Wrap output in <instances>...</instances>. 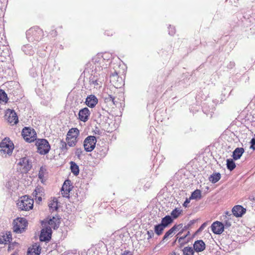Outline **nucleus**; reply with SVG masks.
Listing matches in <instances>:
<instances>
[{
    "label": "nucleus",
    "instance_id": "obj_47",
    "mask_svg": "<svg viewBox=\"0 0 255 255\" xmlns=\"http://www.w3.org/2000/svg\"><path fill=\"white\" fill-rule=\"evenodd\" d=\"M251 145L250 148L253 149L254 150L255 149V139L252 138L251 141Z\"/></svg>",
    "mask_w": 255,
    "mask_h": 255
},
{
    "label": "nucleus",
    "instance_id": "obj_43",
    "mask_svg": "<svg viewBox=\"0 0 255 255\" xmlns=\"http://www.w3.org/2000/svg\"><path fill=\"white\" fill-rule=\"evenodd\" d=\"M224 229H227L229 228L231 226V222L229 221V219L226 220L224 223Z\"/></svg>",
    "mask_w": 255,
    "mask_h": 255
},
{
    "label": "nucleus",
    "instance_id": "obj_11",
    "mask_svg": "<svg viewBox=\"0 0 255 255\" xmlns=\"http://www.w3.org/2000/svg\"><path fill=\"white\" fill-rule=\"evenodd\" d=\"M5 118L7 122L12 125L16 124L18 122V117L16 113L12 110L8 109L5 114Z\"/></svg>",
    "mask_w": 255,
    "mask_h": 255
},
{
    "label": "nucleus",
    "instance_id": "obj_15",
    "mask_svg": "<svg viewBox=\"0 0 255 255\" xmlns=\"http://www.w3.org/2000/svg\"><path fill=\"white\" fill-rule=\"evenodd\" d=\"M90 112L88 108H84L80 110L79 112V119L84 122L88 121L90 116Z\"/></svg>",
    "mask_w": 255,
    "mask_h": 255
},
{
    "label": "nucleus",
    "instance_id": "obj_19",
    "mask_svg": "<svg viewBox=\"0 0 255 255\" xmlns=\"http://www.w3.org/2000/svg\"><path fill=\"white\" fill-rule=\"evenodd\" d=\"M181 227V224H179L178 225H174L173 227H172L165 234L163 238L162 241L167 240L169 237H172L173 235L174 232L178 229V228Z\"/></svg>",
    "mask_w": 255,
    "mask_h": 255
},
{
    "label": "nucleus",
    "instance_id": "obj_3",
    "mask_svg": "<svg viewBox=\"0 0 255 255\" xmlns=\"http://www.w3.org/2000/svg\"><path fill=\"white\" fill-rule=\"evenodd\" d=\"M33 200L27 196L21 197L17 203V207L21 210L28 211L33 207Z\"/></svg>",
    "mask_w": 255,
    "mask_h": 255
},
{
    "label": "nucleus",
    "instance_id": "obj_41",
    "mask_svg": "<svg viewBox=\"0 0 255 255\" xmlns=\"http://www.w3.org/2000/svg\"><path fill=\"white\" fill-rule=\"evenodd\" d=\"M60 148L63 151H66L67 150V145L64 141H61L60 144Z\"/></svg>",
    "mask_w": 255,
    "mask_h": 255
},
{
    "label": "nucleus",
    "instance_id": "obj_6",
    "mask_svg": "<svg viewBox=\"0 0 255 255\" xmlns=\"http://www.w3.org/2000/svg\"><path fill=\"white\" fill-rule=\"evenodd\" d=\"M27 221L24 218H17L13 222V231L16 233H21L27 225Z\"/></svg>",
    "mask_w": 255,
    "mask_h": 255
},
{
    "label": "nucleus",
    "instance_id": "obj_54",
    "mask_svg": "<svg viewBox=\"0 0 255 255\" xmlns=\"http://www.w3.org/2000/svg\"><path fill=\"white\" fill-rule=\"evenodd\" d=\"M226 214L229 216H231L232 215L231 214H229V212H227Z\"/></svg>",
    "mask_w": 255,
    "mask_h": 255
},
{
    "label": "nucleus",
    "instance_id": "obj_13",
    "mask_svg": "<svg viewBox=\"0 0 255 255\" xmlns=\"http://www.w3.org/2000/svg\"><path fill=\"white\" fill-rule=\"evenodd\" d=\"M224 224L219 222H214L211 225V228L212 232L217 235H220L222 234L224 230Z\"/></svg>",
    "mask_w": 255,
    "mask_h": 255
},
{
    "label": "nucleus",
    "instance_id": "obj_22",
    "mask_svg": "<svg viewBox=\"0 0 255 255\" xmlns=\"http://www.w3.org/2000/svg\"><path fill=\"white\" fill-rule=\"evenodd\" d=\"M244 152V149L242 147H237L233 152V158L234 160H236L240 158L242 154Z\"/></svg>",
    "mask_w": 255,
    "mask_h": 255
},
{
    "label": "nucleus",
    "instance_id": "obj_34",
    "mask_svg": "<svg viewBox=\"0 0 255 255\" xmlns=\"http://www.w3.org/2000/svg\"><path fill=\"white\" fill-rule=\"evenodd\" d=\"M182 251L183 255H193L195 252L194 249L189 247H185Z\"/></svg>",
    "mask_w": 255,
    "mask_h": 255
},
{
    "label": "nucleus",
    "instance_id": "obj_38",
    "mask_svg": "<svg viewBox=\"0 0 255 255\" xmlns=\"http://www.w3.org/2000/svg\"><path fill=\"white\" fill-rule=\"evenodd\" d=\"M66 139L68 145L70 147L75 146L77 142V138H72L70 136H67Z\"/></svg>",
    "mask_w": 255,
    "mask_h": 255
},
{
    "label": "nucleus",
    "instance_id": "obj_21",
    "mask_svg": "<svg viewBox=\"0 0 255 255\" xmlns=\"http://www.w3.org/2000/svg\"><path fill=\"white\" fill-rule=\"evenodd\" d=\"M59 219L58 217H53L52 219H50L48 221V224L50 226L48 228H53L55 229L58 228L59 225Z\"/></svg>",
    "mask_w": 255,
    "mask_h": 255
},
{
    "label": "nucleus",
    "instance_id": "obj_10",
    "mask_svg": "<svg viewBox=\"0 0 255 255\" xmlns=\"http://www.w3.org/2000/svg\"><path fill=\"white\" fill-rule=\"evenodd\" d=\"M112 55L109 53H106L104 54H99L97 55V57L93 59L95 63V66L99 65L100 67V68L105 67V65L103 64L104 60H107V61L109 59L110 57H111ZM107 66V64L105 65V67Z\"/></svg>",
    "mask_w": 255,
    "mask_h": 255
},
{
    "label": "nucleus",
    "instance_id": "obj_53",
    "mask_svg": "<svg viewBox=\"0 0 255 255\" xmlns=\"http://www.w3.org/2000/svg\"><path fill=\"white\" fill-rule=\"evenodd\" d=\"M187 236V235L183 236V237H181L180 238H179L178 239V242H181L184 238H186V237Z\"/></svg>",
    "mask_w": 255,
    "mask_h": 255
},
{
    "label": "nucleus",
    "instance_id": "obj_31",
    "mask_svg": "<svg viewBox=\"0 0 255 255\" xmlns=\"http://www.w3.org/2000/svg\"><path fill=\"white\" fill-rule=\"evenodd\" d=\"M201 198V191L200 190L196 189L193 192H192L190 199H200Z\"/></svg>",
    "mask_w": 255,
    "mask_h": 255
},
{
    "label": "nucleus",
    "instance_id": "obj_32",
    "mask_svg": "<svg viewBox=\"0 0 255 255\" xmlns=\"http://www.w3.org/2000/svg\"><path fill=\"white\" fill-rule=\"evenodd\" d=\"M165 228V227L161 223L155 225L154 227L155 233L158 236L160 235L162 233V232Z\"/></svg>",
    "mask_w": 255,
    "mask_h": 255
},
{
    "label": "nucleus",
    "instance_id": "obj_4",
    "mask_svg": "<svg viewBox=\"0 0 255 255\" xmlns=\"http://www.w3.org/2000/svg\"><path fill=\"white\" fill-rule=\"evenodd\" d=\"M26 34L28 41H38L42 37L43 31L39 28H30L27 31Z\"/></svg>",
    "mask_w": 255,
    "mask_h": 255
},
{
    "label": "nucleus",
    "instance_id": "obj_25",
    "mask_svg": "<svg viewBox=\"0 0 255 255\" xmlns=\"http://www.w3.org/2000/svg\"><path fill=\"white\" fill-rule=\"evenodd\" d=\"M79 131L76 128H71L67 133V136H70L72 138H77Z\"/></svg>",
    "mask_w": 255,
    "mask_h": 255
},
{
    "label": "nucleus",
    "instance_id": "obj_40",
    "mask_svg": "<svg viewBox=\"0 0 255 255\" xmlns=\"http://www.w3.org/2000/svg\"><path fill=\"white\" fill-rule=\"evenodd\" d=\"M107 151L108 149L106 147H104L101 150L99 151V153L100 154L101 156L104 157L107 154Z\"/></svg>",
    "mask_w": 255,
    "mask_h": 255
},
{
    "label": "nucleus",
    "instance_id": "obj_48",
    "mask_svg": "<svg viewBox=\"0 0 255 255\" xmlns=\"http://www.w3.org/2000/svg\"><path fill=\"white\" fill-rule=\"evenodd\" d=\"M190 200L191 199H190V198L189 199H186L185 201L183 203V206H184L185 207H187L189 203H190Z\"/></svg>",
    "mask_w": 255,
    "mask_h": 255
},
{
    "label": "nucleus",
    "instance_id": "obj_16",
    "mask_svg": "<svg viewBox=\"0 0 255 255\" xmlns=\"http://www.w3.org/2000/svg\"><path fill=\"white\" fill-rule=\"evenodd\" d=\"M246 209L241 205L235 206L232 209L233 215L237 217H242L246 213Z\"/></svg>",
    "mask_w": 255,
    "mask_h": 255
},
{
    "label": "nucleus",
    "instance_id": "obj_37",
    "mask_svg": "<svg viewBox=\"0 0 255 255\" xmlns=\"http://www.w3.org/2000/svg\"><path fill=\"white\" fill-rule=\"evenodd\" d=\"M7 100L8 98L5 92L2 90H0V103L2 102L6 103Z\"/></svg>",
    "mask_w": 255,
    "mask_h": 255
},
{
    "label": "nucleus",
    "instance_id": "obj_45",
    "mask_svg": "<svg viewBox=\"0 0 255 255\" xmlns=\"http://www.w3.org/2000/svg\"><path fill=\"white\" fill-rule=\"evenodd\" d=\"M38 177L40 179H43V178H44V172L42 168H41L40 170H39L38 173Z\"/></svg>",
    "mask_w": 255,
    "mask_h": 255
},
{
    "label": "nucleus",
    "instance_id": "obj_44",
    "mask_svg": "<svg viewBox=\"0 0 255 255\" xmlns=\"http://www.w3.org/2000/svg\"><path fill=\"white\" fill-rule=\"evenodd\" d=\"M175 33V29L174 27L170 25L169 27V34L171 35H173Z\"/></svg>",
    "mask_w": 255,
    "mask_h": 255
},
{
    "label": "nucleus",
    "instance_id": "obj_50",
    "mask_svg": "<svg viewBox=\"0 0 255 255\" xmlns=\"http://www.w3.org/2000/svg\"><path fill=\"white\" fill-rule=\"evenodd\" d=\"M122 255H132V254L129 251H126L122 254Z\"/></svg>",
    "mask_w": 255,
    "mask_h": 255
},
{
    "label": "nucleus",
    "instance_id": "obj_46",
    "mask_svg": "<svg viewBox=\"0 0 255 255\" xmlns=\"http://www.w3.org/2000/svg\"><path fill=\"white\" fill-rule=\"evenodd\" d=\"M147 234L148 235V238H147L148 240L152 238L153 237L154 233H153V232L152 230L148 231L147 232Z\"/></svg>",
    "mask_w": 255,
    "mask_h": 255
},
{
    "label": "nucleus",
    "instance_id": "obj_29",
    "mask_svg": "<svg viewBox=\"0 0 255 255\" xmlns=\"http://www.w3.org/2000/svg\"><path fill=\"white\" fill-rule=\"evenodd\" d=\"M221 179V174L220 173H215L211 175L209 178L210 181L213 183L217 182Z\"/></svg>",
    "mask_w": 255,
    "mask_h": 255
},
{
    "label": "nucleus",
    "instance_id": "obj_42",
    "mask_svg": "<svg viewBox=\"0 0 255 255\" xmlns=\"http://www.w3.org/2000/svg\"><path fill=\"white\" fill-rule=\"evenodd\" d=\"M83 150L81 148H77L75 151L76 155L80 158L82 154Z\"/></svg>",
    "mask_w": 255,
    "mask_h": 255
},
{
    "label": "nucleus",
    "instance_id": "obj_5",
    "mask_svg": "<svg viewBox=\"0 0 255 255\" xmlns=\"http://www.w3.org/2000/svg\"><path fill=\"white\" fill-rule=\"evenodd\" d=\"M37 152L41 154L47 153L50 149V145L45 139H38L35 143Z\"/></svg>",
    "mask_w": 255,
    "mask_h": 255
},
{
    "label": "nucleus",
    "instance_id": "obj_23",
    "mask_svg": "<svg viewBox=\"0 0 255 255\" xmlns=\"http://www.w3.org/2000/svg\"><path fill=\"white\" fill-rule=\"evenodd\" d=\"M104 98L105 102L107 104L109 107H113L114 106L116 105L115 98L111 95H106Z\"/></svg>",
    "mask_w": 255,
    "mask_h": 255
},
{
    "label": "nucleus",
    "instance_id": "obj_49",
    "mask_svg": "<svg viewBox=\"0 0 255 255\" xmlns=\"http://www.w3.org/2000/svg\"><path fill=\"white\" fill-rule=\"evenodd\" d=\"M61 192H62V194L63 195V196L64 197H67L69 196V192H66V191H62V190H61Z\"/></svg>",
    "mask_w": 255,
    "mask_h": 255
},
{
    "label": "nucleus",
    "instance_id": "obj_35",
    "mask_svg": "<svg viewBox=\"0 0 255 255\" xmlns=\"http://www.w3.org/2000/svg\"><path fill=\"white\" fill-rule=\"evenodd\" d=\"M70 181L69 180H66L62 187V191H66V192H70L71 190V187L70 185Z\"/></svg>",
    "mask_w": 255,
    "mask_h": 255
},
{
    "label": "nucleus",
    "instance_id": "obj_51",
    "mask_svg": "<svg viewBox=\"0 0 255 255\" xmlns=\"http://www.w3.org/2000/svg\"><path fill=\"white\" fill-rule=\"evenodd\" d=\"M42 196H40V195H39V196H38V195H35V197L36 199H37V200H38V201H42Z\"/></svg>",
    "mask_w": 255,
    "mask_h": 255
},
{
    "label": "nucleus",
    "instance_id": "obj_30",
    "mask_svg": "<svg viewBox=\"0 0 255 255\" xmlns=\"http://www.w3.org/2000/svg\"><path fill=\"white\" fill-rule=\"evenodd\" d=\"M11 240V235L10 234L6 235H2L0 236V244H6L7 242H9L10 240Z\"/></svg>",
    "mask_w": 255,
    "mask_h": 255
},
{
    "label": "nucleus",
    "instance_id": "obj_27",
    "mask_svg": "<svg viewBox=\"0 0 255 255\" xmlns=\"http://www.w3.org/2000/svg\"><path fill=\"white\" fill-rule=\"evenodd\" d=\"M22 50L27 55H32L34 52L32 46L29 44L23 46Z\"/></svg>",
    "mask_w": 255,
    "mask_h": 255
},
{
    "label": "nucleus",
    "instance_id": "obj_36",
    "mask_svg": "<svg viewBox=\"0 0 255 255\" xmlns=\"http://www.w3.org/2000/svg\"><path fill=\"white\" fill-rule=\"evenodd\" d=\"M182 212V210L180 208H175L171 213V215L173 219L178 218Z\"/></svg>",
    "mask_w": 255,
    "mask_h": 255
},
{
    "label": "nucleus",
    "instance_id": "obj_2",
    "mask_svg": "<svg viewBox=\"0 0 255 255\" xmlns=\"http://www.w3.org/2000/svg\"><path fill=\"white\" fill-rule=\"evenodd\" d=\"M14 144L9 138H5L0 143V154L3 157L11 155Z\"/></svg>",
    "mask_w": 255,
    "mask_h": 255
},
{
    "label": "nucleus",
    "instance_id": "obj_7",
    "mask_svg": "<svg viewBox=\"0 0 255 255\" xmlns=\"http://www.w3.org/2000/svg\"><path fill=\"white\" fill-rule=\"evenodd\" d=\"M22 135L24 140L28 142H31L36 139V133L34 129L25 127L22 131Z\"/></svg>",
    "mask_w": 255,
    "mask_h": 255
},
{
    "label": "nucleus",
    "instance_id": "obj_14",
    "mask_svg": "<svg viewBox=\"0 0 255 255\" xmlns=\"http://www.w3.org/2000/svg\"><path fill=\"white\" fill-rule=\"evenodd\" d=\"M52 231L50 228L46 227L43 229L41 231L40 235V240L41 241H49L51 239Z\"/></svg>",
    "mask_w": 255,
    "mask_h": 255
},
{
    "label": "nucleus",
    "instance_id": "obj_39",
    "mask_svg": "<svg viewBox=\"0 0 255 255\" xmlns=\"http://www.w3.org/2000/svg\"><path fill=\"white\" fill-rule=\"evenodd\" d=\"M44 194L43 189L41 187H37L33 193L34 196L40 195L43 196Z\"/></svg>",
    "mask_w": 255,
    "mask_h": 255
},
{
    "label": "nucleus",
    "instance_id": "obj_1",
    "mask_svg": "<svg viewBox=\"0 0 255 255\" xmlns=\"http://www.w3.org/2000/svg\"><path fill=\"white\" fill-rule=\"evenodd\" d=\"M108 72L107 67L100 68L99 65L95 66L94 70L90 78V83L95 88H98L102 86V84L106 77Z\"/></svg>",
    "mask_w": 255,
    "mask_h": 255
},
{
    "label": "nucleus",
    "instance_id": "obj_33",
    "mask_svg": "<svg viewBox=\"0 0 255 255\" xmlns=\"http://www.w3.org/2000/svg\"><path fill=\"white\" fill-rule=\"evenodd\" d=\"M227 167L230 171H232L235 168L236 164L232 159H228L227 160Z\"/></svg>",
    "mask_w": 255,
    "mask_h": 255
},
{
    "label": "nucleus",
    "instance_id": "obj_17",
    "mask_svg": "<svg viewBox=\"0 0 255 255\" xmlns=\"http://www.w3.org/2000/svg\"><path fill=\"white\" fill-rule=\"evenodd\" d=\"M206 245L202 240L195 241L193 245V248L195 252L199 253L203 251L205 249Z\"/></svg>",
    "mask_w": 255,
    "mask_h": 255
},
{
    "label": "nucleus",
    "instance_id": "obj_52",
    "mask_svg": "<svg viewBox=\"0 0 255 255\" xmlns=\"http://www.w3.org/2000/svg\"><path fill=\"white\" fill-rule=\"evenodd\" d=\"M207 225V223H203L201 226V227H200L199 228V230H203Z\"/></svg>",
    "mask_w": 255,
    "mask_h": 255
},
{
    "label": "nucleus",
    "instance_id": "obj_20",
    "mask_svg": "<svg viewBox=\"0 0 255 255\" xmlns=\"http://www.w3.org/2000/svg\"><path fill=\"white\" fill-rule=\"evenodd\" d=\"M41 248L36 244L33 245L31 249L29 248L27 251V255H39L40 253Z\"/></svg>",
    "mask_w": 255,
    "mask_h": 255
},
{
    "label": "nucleus",
    "instance_id": "obj_8",
    "mask_svg": "<svg viewBox=\"0 0 255 255\" xmlns=\"http://www.w3.org/2000/svg\"><path fill=\"white\" fill-rule=\"evenodd\" d=\"M97 142L96 138L94 136H87L84 141V147L87 152L92 151L95 147Z\"/></svg>",
    "mask_w": 255,
    "mask_h": 255
},
{
    "label": "nucleus",
    "instance_id": "obj_26",
    "mask_svg": "<svg viewBox=\"0 0 255 255\" xmlns=\"http://www.w3.org/2000/svg\"><path fill=\"white\" fill-rule=\"evenodd\" d=\"M70 163L71 172L75 175H78L79 173V166L73 161H71Z\"/></svg>",
    "mask_w": 255,
    "mask_h": 255
},
{
    "label": "nucleus",
    "instance_id": "obj_12",
    "mask_svg": "<svg viewBox=\"0 0 255 255\" xmlns=\"http://www.w3.org/2000/svg\"><path fill=\"white\" fill-rule=\"evenodd\" d=\"M110 81L116 88H121L124 83L122 78L119 77L116 72L110 76Z\"/></svg>",
    "mask_w": 255,
    "mask_h": 255
},
{
    "label": "nucleus",
    "instance_id": "obj_18",
    "mask_svg": "<svg viewBox=\"0 0 255 255\" xmlns=\"http://www.w3.org/2000/svg\"><path fill=\"white\" fill-rule=\"evenodd\" d=\"M85 103L88 107L93 108L98 103V99L95 96L91 95L87 97Z\"/></svg>",
    "mask_w": 255,
    "mask_h": 255
},
{
    "label": "nucleus",
    "instance_id": "obj_24",
    "mask_svg": "<svg viewBox=\"0 0 255 255\" xmlns=\"http://www.w3.org/2000/svg\"><path fill=\"white\" fill-rule=\"evenodd\" d=\"M173 222V219L170 216L167 215L162 219L161 224L165 228Z\"/></svg>",
    "mask_w": 255,
    "mask_h": 255
},
{
    "label": "nucleus",
    "instance_id": "obj_28",
    "mask_svg": "<svg viewBox=\"0 0 255 255\" xmlns=\"http://www.w3.org/2000/svg\"><path fill=\"white\" fill-rule=\"evenodd\" d=\"M57 200L56 198H53L52 200H51L49 203L48 206L50 208V210L54 211H56L57 208Z\"/></svg>",
    "mask_w": 255,
    "mask_h": 255
},
{
    "label": "nucleus",
    "instance_id": "obj_9",
    "mask_svg": "<svg viewBox=\"0 0 255 255\" xmlns=\"http://www.w3.org/2000/svg\"><path fill=\"white\" fill-rule=\"evenodd\" d=\"M17 165L22 172H27L32 167V162L27 157H24L19 159Z\"/></svg>",
    "mask_w": 255,
    "mask_h": 255
}]
</instances>
